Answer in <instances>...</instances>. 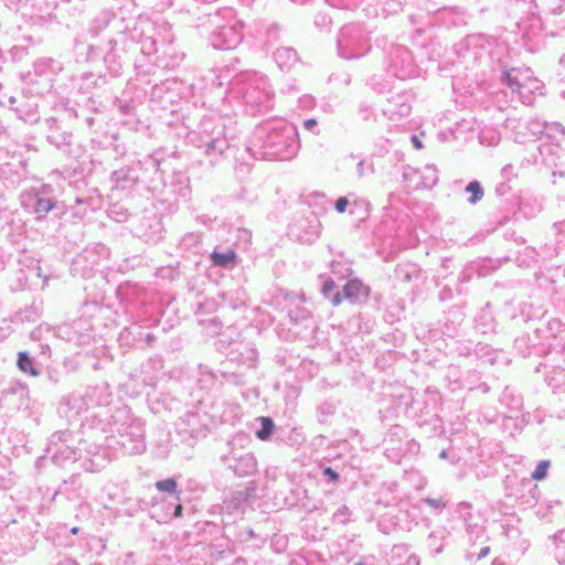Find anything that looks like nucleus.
I'll return each instance as SVG.
<instances>
[{
  "mask_svg": "<svg viewBox=\"0 0 565 565\" xmlns=\"http://www.w3.org/2000/svg\"><path fill=\"white\" fill-rule=\"evenodd\" d=\"M343 297L347 299H361L369 296V288L360 280H349L343 287Z\"/></svg>",
  "mask_w": 565,
  "mask_h": 565,
  "instance_id": "obj_1",
  "label": "nucleus"
},
{
  "mask_svg": "<svg viewBox=\"0 0 565 565\" xmlns=\"http://www.w3.org/2000/svg\"><path fill=\"white\" fill-rule=\"evenodd\" d=\"M211 259L215 266L227 267L236 263V254L233 249H230L226 253L213 252L211 254Z\"/></svg>",
  "mask_w": 565,
  "mask_h": 565,
  "instance_id": "obj_2",
  "label": "nucleus"
},
{
  "mask_svg": "<svg viewBox=\"0 0 565 565\" xmlns=\"http://www.w3.org/2000/svg\"><path fill=\"white\" fill-rule=\"evenodd\" d=\"M260 423H262V429H259L256 433V436L260 440H267L274 430V427H275L274 423L269 417H260Z\"/></svg>",
  "mask_w": 565,
  "mask_h": 565,
  "instance_id": "obj_3",
  "label": "nucleus"
},
{
  "mask_svg": "<svg viewBox=\"0 0 565 565\" xmlns=\"http://www.w3.org/2000/svg\"><path fill=\"white\" fill-rule=\"evenodd\" d=\"M18 366L24 373L38 375V372L33 369V362L25 352H20L18 356Z\"/></svg>",
  "mask_w": 565,
  "mask_h": 565,
  "instance_id": "obj_4",
  "label": "nucleus"
},
{
  "mask_svg": "<svg viewBox=\"0 0 565 565\" xmlns=\"http://www.w3.org/2000/svg\"><path fill=\"white\" fill-rule=\"evenodd\" d=\"M466 191L468 193L471 194V196L469 198V202L471 204H475L477 203L478 201H480L483 196V191H482V188L480 185V183L478 181H471L467 186H466Z\"/></svg>",
  "mask_w": 565,
  "mask_h": 565,
  "instance_id": "obj_5",
  "label": "nucleus"
},
{
  "mask_svg": "<svg viewBox=\"0 0 565 565\" xmlns=\"http://www.w3.org/2000/svg\"><path fill=\"white\" fill-rule=\"evenodd\" d=\"M156 488L162 492H174L177 489V482L174 479L169 478L156 483Z\"/></svg>",
  "mask_w": 565,
  "mask_h": 565,
  "instance_id": "obj_6",
  "label": "nucleus"
},
{
  "mask_svg": "<svg viewBox=\"0 0 565 565\" xmlns=\"http://www.w3.org/2000/svg\"><path fill=\"white\" fill-rule=\"evenodd\" d=\"M548 466V461L539 462V465L536 466L535 470L532 473V478L537 481L543 480L546 477Z\"/></svg>",
  "mask_w": 565,
  "mask_h": 565,
  "instance_id": "obj_7",
  "label": "nucleus"
},
{
  "mask_svg": "<svg viewBox=\"0 0 565 565\" xmlns=\"http://www.w3.org/2000/svg\"><path fill=\"white\" fill-rule=\"evenodd\" d=\"M54 202L50 199H39L35 205L36 213H47L54 207Z\"/></svg>",
  "mask_w": 565,
  "mask_h": 565,
  "instance_id": "obj_8",
  "label": "nucleus"
},
{
  "mask_svg": "<svg viewBox=\"0 0 565 565\" xmlns=\"http://www.w3.org/2000/svg\"><path fill=\"white\" fill-rule=\"evenodd\" d=\"M349 205V201L347 198L344 196H341L339 198L337 201H335V210L339 212V213H344L347 207Z\"/></svg>",
  "mask_w": 565,
  "mask_h": 565,
  "instance_id": "obj_9",
  "label": "nucleus"
},
{
  "mask_svg": "<svg viewBox=\"0 0 565 565\" xmlns=\"http://www.w3.org/2000/svg\"><path fill=\"white\" fill-rule=\"evenodd\" d=\"M505 79L509 87H511L512 89H520V83L512 77L510 72L505 73Z\"/></svg>",
  "mask_w": 565,
  "mask_h": 565,
  "instance_id": "obj_10",
  "label": "nucleus"
},
{
  "mask_svg": "<svg viewBox=\"0 0 565 565\" xmlns=\"http://www.w3.org/2000/svg\"><path fill=\"white\" fill-rule=\"evenodd\" d=\"M426 502L437 509L446 507V503L441 499H426Z\"/></svg>",
  "mask_w": 565,
  "mask_h": 565,
  "instance_id": "obj_11",
  "label": "nucleus"
},
{
  "mask_svg": "<svg viewBox=\"0 0 565 565\" xmlns=\"http://www.w3.org/2000/svg\"><path fill=\"white\" fill-rule=\"evenodd\" d=\"M334 288H335V282L332 279H328V280L324 281V284L322 286V292L323 294H329Z\"/></svg>",
  "mask_w": 565,
  "mask_h": 565,
  "instance_id": "obj_12",
  "label": "nucleus"
},
{
  "mask_svg": "<svg viewBox=\"0 0 565 565\" xmlns=\"http://www.w3.org/2000/svg\"><path fill=\"white\" fill-rule=\"evenodd\" d=\"M323 473L329 477V479L333 482L339 480V475L332 468L328 467L324 469Z\"/></svg>",
  "mask_w": 565,
  "mask_h": 565,
  "instance_id": "obj_13",
  "label": "nucleus"
},
{
  "mask_svg": "<svg viewBox=\"0 0 565 565\" xmlns=\"http://www.w3.org/2000/svg\"><path fill=\"white\" fill-rule=\"evenodd\" d=\"M412 142H413V145H414V147H415L416 149H422V148H423V143H422V141L418 139V137H417V136H413V137H412Z\"/></svg>",
  "mask_w": 565,
  "mask_h": 565,
  "instance_id": "obj_14",
  "label": "nucleus"
},
{
  "mask_svg": "<svg viewBox=\"0 0 565 565\" xmlns=\"http://www.w3.org/2000/svg\"><path fill=\"white\" fill-rule=\"evenodd\" d=\"M303 125L307 129H311L312 127H315L317 125V120L313 118H310V119H307Z\"/></svg>",
  "mask_w": 565,
  "mask_h": 565,
  "instance_id": "obj_15",
  "label": "nucleus"
},
{
  "mask_svg": "<svg viewBox=\"0 0 565 565\" xmlns=\"http://www.w3.org/2000/svg\"><path fill=\"white\" fill-rule=\"evenodd\" d=\"M341 301H342L341 294H339V292L335 294L334 297H333V300H332L333 305L334 306H339L341 303Z\"/></svg>",
  "mask_w": 565,
  "mask_h": 565,
  "instance_id": "obj_16",
  "label": "nucleus"
},
{
  "mask_svg": "<svg viewBox=\"0 0 565 565\" xmlns=\"http://www.w3.org/2000/svg\"><path fill=\"white\" fill-rule=\"evenodd\" d=\"M182 511H183L182 505L181 504L177 505V508L174 510V516L180 518L182 515Z\"/></svg>",
  "mask_w": 565,
  "mask_h": 565,
  "instance_id": "obj_17",
  "label": "nucleus"
},
{
  "mask_svg": "<svg viewBox=\"0 0 565 565\" xmlns=\"http://www.w3.org/2000/svg\"><path fill=\"white\" fill-rule=\"evenodd\" d=\"M71 533L74 534V535L77 534L78 533V527H73L71 530Z\"/></svg>",
  "mask_w": 565,
  "mask_h": 565,
  "instance_id": "obj_18",
  "label": "nucleus"
},
{
  "mask_svg": "<svg viewBox=\"0 0 565 565\" xmlns=\"http://www.w3.org/2000/svg\"><path fill=\"white\" fill-rule=\"evenodd\" d=\"M355 565H362V563H356Z\"/></svg>",
  "mask_w": 565,
  "mask_h": 565,
  "instance_id": "obj_19",
  "label": "nucleus"
}]
</instances>
